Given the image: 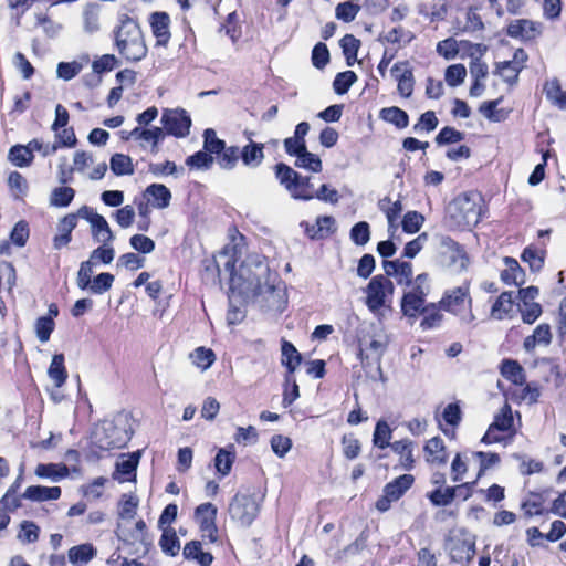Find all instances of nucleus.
<instances>
[{"label":"nucleus","mask_w":566,"mask_h":566,"mask_svg":"<svg viewBox=\"0 0 566 566\" xmlns=\"http://www.w3.org/2000/svg\"><path fill=\"white\" fill-rule=\"evenodd\" d=\"M295 166L298 168H303L310 170L312 172H319L323 169V164L321 158L307 149L296 156Z\"/></svg>","instance_id":"obj_46"},{"label":"nucleus","mask_w":566,"mask_h":566,"mask_svg":"<svg viewBox=\"0 0 566 566\" xmlns=\"http://www.w3.org/2000/svg\"><path fill=\"white\" fill-rule=\"evenodd\" d=\"M235 454L226 449H220L214 458V467L221 476H226L230 473Z\"/></svg>","instance_id":"obj_54"},{"label":"nucleus","mask_w":566,"mask_h":566,"mask_svg":"<svg viewBox=\"0 0 566 566\" xmlns=\"http://www.w3.org/2000/svg\"><path fill=\"white\" fill-rule=\"evenodd\" d=\"M467 69L463 64H453L447 67L444 78L449 86L455 87L463 83Z\"/></svg>","instance_id":"obj_58"},{"label":"nucleus","mask_w":566,"mask_h":566,"mask_svg":"<svg viewBox=\"0 0 566 566\" xmlns=\"http://www.w3.org/2000/svg\"><path fill=\"white\" fill-rule=\"evenodd\" d=\"M76 227V216L67 214L59 223V234L53 239L55 249H61L67 245L72 239V231Z\"/></svg>","instance_id":"obj_23"},{"label":"nucleus","mask_w":566,"mask_h":566,"mask_svg":"<svg viewBox=\"0 0 566 566\" xmlns=\"http://www.w3.org/2000/svg\"><path fill=\"white\" fill-rule=\"evenodd\" d=\"M513 426V416L511 406L506 402L501 408L500 412L494 417L493 422L490 424L493 429L501 432L509 431Z\"/></svg>","instance_id":"obj_53"},{"label":"nucleus","mask_w":566,"mask_h":566,"mask_svg":"<svg viewBox=\"0 0 566 566\" xmlns=\"http://www.w3.org/2000/svg\"><path fill=\"white\" fill-rule=\"evenodd\" d=\"M359 9L360 7L358 4H355L352 1H345L337 4L335 14L337 19L343 20L344 22H352L358 14Z\"/></svg>","instance_id":"obj_61"},{"label":"nucleus","mask_w":566,"mask_h":566,"mask_svg":"<svg viewBox=\"0 0 566 566\" xmlns=\"http://www.w3.org/2000/svg\"><path fill=\"white\" fill-rule=\"evenodd\" d=\"M101 7L97 3H90L83 12L84 29L86 32L93 33L99 29Z\"/></svg>","instance_id":"obj_52"},{"label":"nucleus","mask_w":566,"mask_h":566,"mask_svg":"<svg viewBox=\"0 0 566 566\" xmlns=\"http://www.w3.org/2000/svg\"><path fill=\"white\" fill-rule=\"evenodd\" d=\"M166 133L161 127L153 126L150 128L135 127L129 132L127 138L138 140L143 148L150 147L153 153L158 151V145L165 139Z\"/></svg>","instance_id":"obj_12"},{"label":"nucleus","mask_w":566,"mask_h":566,"mask_svg":"<svg viewBox=\"0 0 566 566\" xmlns=\"http://www.w3.org/2000/svg\"><path fill=\"white\" fill-rule=\"evenodd\" d=\"M35 475L57 482L69 475V468L62 463H40L36 465Z\"/></svg>","instance_id":"obj_22"},{"label":"nucleus","mask_w":566,"mask_h":566,"mask_svg":"<svg viewBox=\"0 0 566 566\" xmlns=\"http://www.w3.org/2000/svg\"><path fill=\"white\" fill-rule=\"evenodd\" d=\"M386 348H387V342L382 338H373V339H369L368 342L360 340L359 355H360L361 360H364V354L367 353L366 358H369V356H371L379 363Z\"/></svg>","instance_id":"obj_34"},{"label":"nucleus","mask_w":566,"mask_h":566,"mask_svg":"<svg viewBox=\"0 0 566 566\" xmlns=\"http://www.w3.org/2000/svg\"><path fill=\"white\" fill-rule=\"evenodd\" d=\"M427 461L437 464H444L448 460L443 440L440 437H434L427 441L424 446Z\"/></svg>","instance_id":"obj_25"},{"label":"nucleus","mask_w":566,"mask_h":566,"mask_svg":"<svg viewBox=\"0 0 566 566\" xmlns=\"http://www.w3.org/2000/svg\"><path fill=\"white\" fill-rule=\"evenodd\" d=\"M160 123L165 133L176 138H185L190 133L191 118L184 108H165Z\"/></svg>","instance_id":"obj_9"},{"label":"nucleus","mask_w":566,"mask_h":566,"mask_svg":"<svg viewBox=\"0 0 566 566\" xmlns=\"http://www.w3.org/2000/svg\"><path fill=\"white\" fill-rule=\"evenodd\" d=\"M8 158L17 167H28L33 161L34 155L25 145H15L10 148Z\"/></svg>","instance_id":"obj_42"},{"label":"nucleus","mask_w":566,"mask_h":566,"mask_svg":"<svg viewBox=\"0 0 566 566\" xmlns=\"http://www.w3.org/2000/svg\"><path fill=\"white\" fill-rule=\"evenodd\" d=\"M186 164L195 169H209L213 164V157L207 150H200L189 156Z\"/></svg>","instance_id":"obj_60"},{"label":"nucleus","mask_w":566,"mask_h":566,"mask_svg":"<svg viewBox=\"0 0 566 566\" xmlns=\"http://www.w3.org/2000/svg\"><path fill=\"white\" fill-rule=\"evenodd\" d=\"M505 269L501 272V280L507 285H522L525 283V272L518 262L510 256L503 260Z\"/></svg>","instance_id":"obj_17"},{"label":"nucleus","mask_w":566,"mask_h":566,"mask_svg":"<svg viewBox=\"0 0 566 566\" xmlns=\"http://www.w3.org/2000/svg\"><path fill=\"white\" fill-rule=\"evenodd\" d=\"M237 280H243L242 292L248 296L263 294L274 296L276 292L277 275L271 273L268 264L259 256L252 258L241 265L238 277L232 276L233 283H237Z\"/></svg>","instance_id":"obj_1"},{"label":"nucleus","mask_w":566,"mask_h":566,"mask_svg":"<svg viewBox=\"0 0 566 566\" xmlns=\"http://www.w3.org/2000/svg\"><path fill=\"white\" fill-rule=\"evenodd\" d=\"M392 451L400 455V464L405 470H411L415 464L413 459V442L408 439H402L391 443Z\"/></svg>","instance_id":"obj_28"},{"label":"nucleus","mask_w":566,"mask_h":566,"mask_svg":"<svg viewBox=\"0 0 566 566\" xmlns=\"http://www.w3.org/2000/svg\"><path fill=\"white\" fill-rule=\"evenodd\" d=\"M482 210V196L476 191L460 193L448 206L447 213L451 226L472 227L479 223Z\"/></svg>","instance_id":"obj_3"},{"label":"nucleus","mask_w":566,"mask_h":566,"mask_svg":"<svg viewBox=\"0 0 566 566\" xmlns=\"http://www.w3.org/2000/svg\"><path fill=\"white\" fill-rule=\"evenodd\" d=\"M203 138V148L211 156L218 155L226 147V143L217 137V134L212 128H208L205 130Z\"/></svg>","instance_id":"obj_57"},{"label":"nucleus","mask_w":566,"mask_h":566,"mask_svg":"<svg viewBox=\"0 0 566 566\" xmlns=\"http://www.w3.org/2000/svg\"><path fill=\"white\" fill-rule=\"evenodd\" d=\"M440 244L444 251L451 253L450 259L452 263H457L459 261L462 269L467 266L468 258L463 249L453 239L450 237H442Z\"/></svg>","instance_id":"obj_41"},{"label":"nucleus","mask_w":566,"mask_h":566,"mask_svg":"<svg viewBox=\"0 0 566 566\" xmlns=\"http://www.w3.org/2000/svg\"><path fill=\"white\" fill-rule=\"evenodd\" d=\"M380 118L402 129L409 125L408 114L399 107H386L380 111Z\"/></svg>","instance_id":"obj_35"},{"label":"nucleus","mask_w":566,"mask_h":566,"mask_svg":"<svg viewBox=\"0 0 566 566\" xmlns=\"http://www.w3.org/2000/svg\"><path fill=\"white\" fill-rule=\"evenodd\" d=\"M513 293L503 292L496 298L491 308V316L497 321H502L510 316L513 311Z\"/></svg>","instance_id":"obj_31"},{"label":"nucleus","mask_w":566,"mask_h":566,"mask_svg":"<svg viewBox=\"0 0 566 566\" xmlns=\"http://www.w3.org/2000/svg\"><path fill=\"white\" fill-rule=\"evenodd\" d=\"M439 307L436 303H429L422 308L420 314L423 315V318L420 327L423 331L436 328L441 324L443 315L440 313Z\"/></svg>","instance_id":"obj_36"},{"label":"nucleus","mask_w":566,"mask_h":566,"mask_svg":"<svg viewBox=\"0 0 566 566\" xmlns=\"http://www.w3.org/2000/svg\"><path fill=\"white\" fill-rule=\"evenodd\" d=\"M356 80L357 76L353 71L340 72L333 82V88L336 94L343 95L348 92Z\"/></svg>","instance_id":"obj_56"},{"label":"nucleus","mask_w":566,"mask_h":566,"mask_svg":"<svg viewBox=\"0 0 566 566\" xmlns=\"http://www.w3.org/2000/svg\"><path fill=\"white\" fill-rule=\"evenodd\" d=\"M159 545L164 553L169 556H176L180 549V543L172 528H165L159 539Z\"/></svg>","instance_id":"obj_50"},{"label":"nucleus","mask_w":566,"mask_h":566,"mask_svg":"<svg viewBox=\"0 0 566 566\" xmlns=\"http://www.w3.org/2000/svg\"><path fill=\"white\" fill-rule=\"evenodd\" d=\"M170 19L166 12H155L150 17V27L157 45H166L170 39Z\"/></svg>","instance_id":"obj_16"},{"label":"nucleus","mask_w":566,"mask_h":566,"mask_svg":"<svg viewBox=\"0 0 566 566\" xmlns=\"http://www.w3.org/2000/svg\"><path fill=\"white\" fill-rule=\"evenodd\" d=\"M391 75L398 82V92L402 97H410L413 91V74L408 62L396 63L391 67Z\"/></svg>","instance_id":"obj_14"},{"label":"nucleus","mask_w":566,"mask_h":566,"mask_svg":"<svg viewBox=\"0 0 566 566\" xmlns=\"http://www.w3.org/2000/svg\"><path fill=\"white\" fill-rule=\"evenodd\" d=\"M439 306L454 315H462L461 321L467 324H470L475 319L471 310L472 298L470 296L468 284L447 291L439 302Z\"/></svg>","instance_id":"obj_6"},{"label":"nucleus","mask_w":566,"mask_h":566,"mask_svg":"<svg viewBox=\"0 0 566 566\" xmlns=\"http://www.w3.org/2000/svg\"><path fill=\"white\" fill-rule=\"evenodd\" d=\"M350 239L357 245H365L370 239V228L366 221L357 222L350 230Z\"/></svg>","instance_id":"obj_62"},{"label":"nucleus","mask_w":566,"mask_h":566,"mask_svg":"<svg viewBox=\"0 0 566 566\" xmlns=\"http://www.w3.org/2000/svg\"><path fill=\"white\" fill-rule=\"evenodd\" d=\"M259 510L260 504L255 496L245 493H237L229 504L231 520L243 527H248L253 523Z\"/></svg>","instance_id":"obj_8"},{"label":"nucleus","mask_w":566,"mask_h":566,"mask_svg":"<svg viewBox=\"0 0 566 566\" xmlns=\"http://www.w3.org/2000/svg\"><path fill=\"white\" fill-rule=\"evenodd\" d=\"M539 33L536 23L526 19L512 21L507 27V35L523 41H530Z\"/></svg>","instance_id":"obj_15"},{"label":"nucleus","mask_w":566,"mask_h":566,"mask_svg":"<svg viewBox=\"0 0 566 566\" xmlns=\"http://www.w3.org/2000/svg\"><path fill=\"white\" fill-rule=\"evenodd\" d=\"M426 300L413 293H405L401 300V312L409 319L415 321L426 307Z\"/></svg>","instance_id":"obj_24"},{"label":"nucleus","mask_w":566,"mask_h":566,"mask_svg":"<svg viewBox=\"0 0 566 566\" xmlns=\"http://www.w3.org/2000/svg\"><path fill=\"white\" fill-rule=\"evenodd\" d=\"M216 517L217 507L212 503H202L195 511V518L200 526L202 537L208 538L210 543L218 541Z\"/></svg>","instance_id":"obj_11"},{"label":"nucleus","mask_w":566,"mask_h":566,"mask_svg":"<svg viewBox=\"0 0 566 566\" xmlns=\"http://www.w3.org/2000/svg\"><path fill=\"white\" fill-rule=\"evenodd\" d=\"M522 321L525 324H533L542 315V305L537 302H528L520 305Z\"/></svg>","instance_id":"obj_59"},{"label":"nucleus","mask_w":566,"mask_h":566,"mask_svg":"<svg viewBox=\"0 0 566 566\" xmlns=\"http://www.w3.org/2000/svg\"><path fill=\"white\" fill-rule=\"evenodd\" d=\"M145 196L147 197L148 202L157 209L167 208L171 199L170 190L161 184H153L148 186L145 190Z\"/></svg>","instance_id":"obj_19"},{"label":"nucleus","mask_w":566,"mask_h":566,"mask_svg":"<svg viewBox=\"0 0 566 566\" xmlns=\"http://www.w3.org/2000/svg\"><path fill=\"white\" fill-rule=\"evenodd\" d=\"M424 221L422 214L417 211H409L402 219V229L407 233H416L420 230Z\"/></svg>","instance_id":"obj_64"},{"label":"nucleus","mask_w":566,"mask_h":566,"mask_svg":"<svg viewBox=\"0 0 566 566\" xmlns=\"http://www.w3.org/2000/svg\"><path fill=\"white\" fill-rule=\"evenodd\" d=\"M392 436V431L389 424L385 420H379L376 423L373 443L375 447L385 449L387 447H391L390 439Z\"/></svg>","instance_id":"obj_47"},{"label":"nucleus","mask_w":566,"mask_h":566,"mask_svg":"<svg viewBox=\"0 0 566 566\" xmlns=\"http://www.w3.org/2000/svg\"><path fill=\"white\" fill-rule=\"evenodd\" d=\"M240 153L241 151L238 146H230V147L226 146L223 148V150L217 155L218 165L222 169H227V170L233 169L235 167L239 158H241Z\"/></svg>","instance_id":"obj_49"},{"label":"nucleus","mask_w":566,"mask_h":566,"mask_svg":"<svg viewBox=\"0 0 566 566\" xmlns=\"http://www.w3.org/2000/svg\"><path fill=\"white\" fill-rule=\"evenodd\" d=\"M93 238L101 243H108L114 240L113 232L106 221V219L99 214L91 223Z\"/></svg>","instance_id":"obj_38"},{"label":"nucleus","mask_w":566,"mask_h":566,"mask_svg":"<svg viewBox=\"0 0 566 566\" xmlns=\"http://www.w3.org/2000/svg\"><path fill=\"white\" fill-rule=\"evenodd\" d=\"M111 170L116 176L133 175L134 165L128 155L115 154L111 157Z\"/></svg>","instance_id":"obj_43"},{"label":"nucleus","mask_w":566,"mask_h":566,"mask_svg":"<svg viewBox=\"0 0 566 566\" xmlns=\"http://www.w3.org/2000/svg\"><path fill=\"white\" fill-rule=\"evenodd\" d=\"M378 206L379 209L382 212H385L387 217L389 230L396 229V221L402 211L401 201L397 200L395 202H391V200L388 197H386L379 201Z\"/></svg>","instance_id":"obj_39"},{"label":"nucleus","mask_w":566,"mask_h":566,"mask_svg":"<svg viewBox=\"0 0 566 566\" xmlns=\"http://www.w3.org/2000/svg\"><path fill=\"white\" fill-rule=\"evenodd\" d=\"M119 534L118 536L124 541L136 543V542H145L146 537V524L143 520H139L135 523V527L132 531H127L125 526L118 525Z\"/></svg>","instance_id":"obj_51"},{"label":"nucleus","mask_w":566,"mask_h":566,"mask_svg":"<svg viewBox=\"0 0 566 566\" xmlns=\"http://www.w3.org/2000/svg\"><path fill=\"white\" fill-rule=\"evenodd\" d=\"M140 451L128 454H122L116 462V469L113 479L118 482H129L136 478V469L139 463Z\"/></svg>","instance_id":"obj_13"},{"label":"nucleus","mask_w":566,"mask_h":566,"mask_svg":"<svg viewBox=\"0 0 566 566\" xmlns=\"http://www.w3.org/2000/svg\"><path fill=\"white\" fill-rule=\"evenodd\" d=\"M275 177L293 199L303 201L314 199L315 189L311 182V177L301 176L283 163L275 165Z\"/></svg>","instance_id":"obj_5"},{"label":"nucleus","mask_w":566,"mask_h":566,"mask_svg":"<svg viewBox=\"0 0 566 566\" xmlns=\"http://www.w3.org/2000/svg\"><path fill=\"white\" fill-rule=\"evenodd\" d=\"M394 285L390 280L384 275L374 276L366 287V305L367 307L376 312L385 305L386 293H392Z\"/></svg>","instance_id":"obj_10"},{"label":"nucleus","mask_w":566,"mask_h":566,"mask_svg":"<svg viewBox=\"0 0 566 566\" xmlns=\"http://www.w3.org/2000/svg\"><path fill=\"white\" fill-rule=\"evenodd\" d=\"M446 548L453 562L469 563L475 554V536L463 528L453 530L447 538Z\"/></svg>","instance_id":"obj_7"},{"label":"nucleus","mask_w":566,"mask_h":566,"mask_svg":"<svg viewBox=\"0 0 566 566\" xmlns=\"http://www.w3.org/2000/svg\"><path fill=\"white\" fill-rule=\"evenodd\" d=\"M470 485H471L470 483H465L463 485H458L454 488H446V489L438 488L430 494L429 499L432 502V504H434L437 506H447L454 500L455 492L458 490H460L463 486H470Z\"/></svg>","instance_id":"obj_44"},{"label":"nucleus","mask_w":566,"mask_h":566,"mask_svg":"<svg viewBox=\"0 0 566 566\" xmlns=\"http://www.w3.org/2000/svg\"><path fill=\"white\" fill-rule=\"evenodd\" d=\"M115 46L127 62H139L147 55L148 49L139 24L126 17L114 32Z\"/></svg>","instance_id":"obj_2"},{"label":"nucleus","mask_w":566,"mask_h":566,"mask_svg":"<svg viewBox=\"0 0 566 566\" xmlns=\"http://www.w3.org/2000/svg\"><path fill=\"white\" fill-rule=\"evenodd\" d=\"M182 554L185 558L193 559L200 566H210L213 560V556L208 552H203L201 548V543L198 541L187 543L184 547Z\"/></svg>","instance_id":"obj_29"},{"label":"nucleus","mask_w":566,"mask_h":566,"mask_svg":"<svg viewBox=\"0 0 566 566\" xmlns=\"http://www.w3.org/2000/svg\"><path fill=\"white\" fill-rule=\"evenodd\" d=\"M553 334L547 323L539 324L532 335L527 336L523 342V348L531 353L537 345L548 346L552 343Z\"/></svg>","instance_id":"obj_18"},{"label":"nucleus","mask_w":566,"mask_h":566,"mask_svg":"<svg viewBox=\"0 0 566 566\" xmlns=\"http://www.w3.org/2000/svg\"><path fill=\"white\" fill-rule=\"evenodd\" d=\"M97 554L96 548L90 544H81L69 549L67 557L73 566L87 565Z\"/></svg>","instance_id":"obj_20"},{"label":"nucleus","mask_w":566,"mask_h":566,"mask_svg":"<svg viewBox=\"0 0 566 566\" xmlns=\"http://www.w3.org/2000/svg\"><path fill=\"white\" fill-rule=\"evenodd\" d=\"M54 321L52 317H39L35 323L36 337L41 343H46L54 329Z\"/></svg>","instance_id":"obj_63"},{"label":"nucleus","mask_w":566,"mask_h":566,"mask_svg":"<svg viewBox=\"0 0 566 566\" xmlns=\"http://www.w3.org/2000/svg\"><path fill=\"white\" fill-rule=\"evenodd\" d=\"M75 191L71 187L55 188L50 198V205L54 207H67L74 199Z\"/></svg>","instance_id":"obj_55"},{"label":"nucleus","mask_w":566,"mask_h":566,"mask_svg":"<svg viewBox=\"0 0 566 566\" xmlns=\"http://www.w3.org/2000/svg\"><path fill=\"white\" fill-rule=\"evenodd\" d=\"M413 480L411 474L400 475L392 482L386 484L384 493L388 494L389 499L397 501L411 488Z\"/></svg>","instance_id":"obj_26"},{"label":"nucleus","mask_w":566,"mask_h":566,"mask_svg":"<svg viewBox=\"0 0 566 566\" xmlns=\"http://www.w3.org/2000/svg\"><path fill=\"white\" fill-rule=\"evenodd\" d=\"M61 493L62 491L59 486L31 485L25 489L22 496L27 500L43 502L57 500L61 496Z\"/></svg>","instance_id":"obj_21"},{"label":"nucleus","mask_w":566,"mask_h":566,"mask_svg":"<svg viewBox=\"0 0 566 566\" xmlns=\"http://www.w3.org/2000/svg\"><path fill=\"white\" fill-rule=\"evenodd\" d=\"M263 144L250 142L240 151L241 159L245 166L258 167L264 159Z\"/></svg>","instance_id":"obj_30"},{"label":"nucleus","mask_w":566,"mask_h":566,"mask_svg":"<svg viewBox=\"0 0 566 566\" xmlns=\"http://www.w3.org/2000/svg\"><path fill=\"white\" fill-rule=\"evenodd\" d=\"M546 98L559 109H566V92L560 87L558 80L553 78L544 85Z\"/></svg>","instance_id":"obj_33"},{"label":"nucleus","mask_w":566,"mask_h":566,"mask_svg":"<svg viewBox=\"0 0 566 566\" xmlns=\"http://www.w3.org/2000/svg\"><path fill=\"white\" fill-rule=\"evenodd\" d=\"M190 359L195 366L201 370H207L214 363L216 354L212 349L201 346L190 354Z\"/></svg>","instance_id":"obj_45"},{"label":"nucleus","mask_w":566,"mask_h":566,"mask_svg":"<svg viewBox=\"0 0 566 566\" xmlns=\"http://www.w3.org/2000/svg\"><path fill=\"white\" fill-rule=\"evenodd\" d=\"M544 497L541 493L531 492L528 497L522 502V510L527 517L545 513Z\"/></svg>","instance_id":"obj_40"},{"label":"nucleus","mask_w":566,"mask_h":566,"mask_svg":"<svg viewBox=\"0 0 566 566\" xmlns=\"http://www.w3.org/2000/svg\"><path fill=\"white\" fill-rule=\"evenodd\" d=\"M132 430L128 428L127 418L116 417L114 420H105L98 424L92 434L93 444L103 451L119 449L130 440Z\"/></svg>","instance_id":"obj_4"},{"label":"nucleus","mask_w":566,"mask_h":566,"mask_svg":"<svg viewBox=\"0 0 566 566\" xmlns=\"http://www.w3.org/2000/svg\"><path fill=\"white\" fill-rule=\"evenodd\" d=\"M339 45L343 49L347 65L352 66L357 60V52L360 46V41L353 34H346L340 39Z\"/></svg>","instance_id":"obj_48"},{"label":"nucleus","mask_w":566,"mask_h":566,"mask_svg":"<svg viewBox=\"0 0 566 566\" xmlns=\"http://www.w3.org/2000/svg\"><path fill=\"white\" fill-rule=\"evenodd\" d=\"M501 375L515 385H523L526 380L523 367L513 359H504L502 361Z\"/></svg>","instance_id":"obj_32"},{"label":"nucleus","mask_w":566,"mask_h":566,"mask_svg":"<svg viewBox=\"0 0 566 566\" xmlns=\"http://www.w3.org/2000/svg\"><path fill=\"white\" fill-rule=\"evenodd\" d=\"M282 359L281 363L287 368L289 375L293 374L302 363V356L295 346L287 342L282 340L281 346Z\"/></svg>","instance_id":"obj_27"},{"label":"nucleus","mask_w":566,"mask_h":566,"mask_svg":"<svg viewBox=\"0 0 566 566\" xmlns=\"http://www.w3.org/2000/svg\"><path fill=\"white\" fill-rule=\"evenodd\" d=\"M48 374L56 387H61L65 382L67 378V373L64 366L63 354H55L53 356Z\"/></svg>","instance_id":"obj_37"}]
</instances>
